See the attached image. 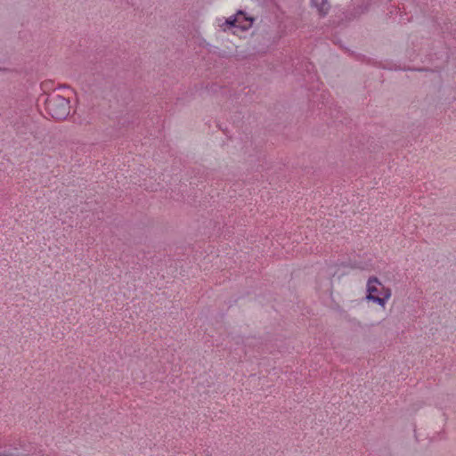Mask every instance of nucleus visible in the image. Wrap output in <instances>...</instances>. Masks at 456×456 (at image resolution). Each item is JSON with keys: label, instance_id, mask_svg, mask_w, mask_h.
<instances>
[{"label": "nucleus", "instance_id": "nucleus-2", "mask_svg": "<svg viewBox=\"0 0 456 456\" xmlns=\"http://www.w3.org/2000/svg\"><path fill=\"white\" fill-rule=\"evenodd\" d=\"M48 114L54 119H64L69 113V102L59 94L49 97L45 102Z\"/></svg>", "mask_w": 456, "mask_h": 456}, {"label": "nucleus", "instance_id": "nucleus-1", "mask_svg": "<svg viewBox=\"0 0 456 456\" xmlns=\"http://www.w3.org/2000/svg\"><path fill=\"white\" fill-rule=\"evenodd\" d=\"M367 296L369 301L377 303L383 308L392 296L391 289L381 283L378 278L371 277L367 281Z\"/></svg>", "mask_w": 456, "mask_h": 456}, {"label": "nucleus", "instance_id": "nucleus-3", "mask_svg": "<svg viewBox=\"0 0 456 456\" xmlns=\"http://www.w3.org/2000/svg\"><path fill=\"white\" fill-rule=\"evenodd\" d=\"M252 19L245 16L244 12H238L234 16H231L225 20L224 24L220 26L224 30H231L233 34H238L239 31H245L252 25Z\"/></svg>", "mask_w": 456, "mask_h": 456}]
</instances>
